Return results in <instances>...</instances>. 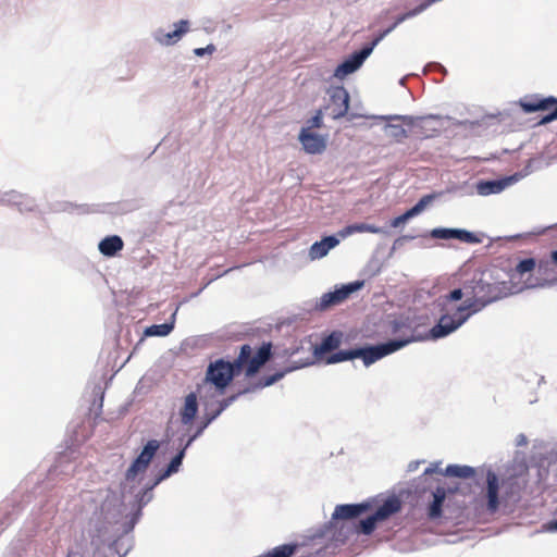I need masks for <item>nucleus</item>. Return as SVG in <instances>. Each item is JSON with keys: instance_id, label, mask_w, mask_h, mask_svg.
<instances>
[{"instance_id": "1", "label": "nucleus", "mask_w": 557, "mask_h": 557, "mask_svg": "<svg viewBox=\"0 0 557 557\" xmlns=\"http://www.w3.org/2000/svg\"><path fill=\"white\" fill-rule=\"evenodd\" d=\"M506 295L505 282L488 283L483 278L472 280L466 284V300L455 308L454 315L440 317L438 322L430 330V337L437 339L451 334L471 315Z\"/></svg>"}, {"instance_id": "2", "label": "nucleus", "mask_w": 557, "mask_h": 557, "mask_svg": "<svg viewBox=\"0 0 557 557\" xmlns=\"http://www.w3.org/2000/svg\"><path fill=\"white\" fill-rule=\"evenodd\" d=\"M272 345L263 343L257 354L252 356L249 345H243L238 357L228 362L223 359L211 362L207 369L205 384H211L222 395L235 375L243 370L247 376H251L270 359Z\"/></svg>"}, {"instance_id": "3", "label": "nucleus", "mask_w": 557, "mask_h": 557, "mask_svg": "<svg viewBox=\"0 0 557 557\" xmlns=\"http://www.w3.org/2000/svg\"><path fill=\"white\" fill-rule=\"evenodd\" d=\"M426 4H419L414 9H412L409 12H406L401 15H399L393 25H391L388 28L380 33L371 44L368 46H364L361 50L354 52L349 59L345 60L343 63H341L334 72V75L338 78H344L346 75L354 73L357 71L364 60L371 54L374 47L385 37L387 36L392 30H394L400 23L406 21L409 17H412L419 13L422 12V10L425 8Z\"/></svg>"}, {"instance_id": "4", "label": "nucleus", "mask_w": 557, "mask_h": 557, "mask_svg": "<svg viewBox=\"0 0 557 557\" xmlns=\"http://www.w3.org/2000/svg\"><path fill=\"white\" fill-rule=\"evenodd\" d=\"M408 343H410L409 339H393L375 346L356 348L350 350H341L330 356L327 362L336 363L346 360H351L355 358H361L366 366H370L375 361L380 360L381 358L405 347Z\"/></svg>"}, {"instance_id": "5", "label": "nucleus", "mask_w": 557, "mask_h": 557, "mask_svg": "<svg viewBox=\"0 0 557 557\" xmlns=\"http://www.w3.org/2000/svg\"><path fill=\"white\" fill-rule=\"evenodd\" d=\"M387 120L401 121L409 127L414 136L420 139H428L437 136L443 129V121L437 115L410 116V115H393Z\"/></svg>"}, {"instance_id": "6", "label": "nucleus", "mask_w": 557, "mask_h": 557, "mask_svg": "<svg viewBox=\"0 0 557 557\" xmlns=\"http://www.w3.org/2000/svg\"><path fill=\"white\" fill-rule=\"evenodd\" d=\"M400 510L401 500L397 496H391L384 500L373 515L360 520L355 525V532L357 534L369 535L375 530L379 521H384Z\"/></svg>"}, {"instance_id": "7", "label": "nucleus", "mask_w": 557, "mask_h": 557, "mask_svg": "<svg viewBox=\"0 0 557 557\" xmlns=\"http://www.w3.org/2000/svg\"><path fill=\"white\" fill-rule=\"evenodd\" d=\"M520 107L527 113L546 111L547 113L541 119V124H547L557 120V98H554L552 96H528L520 101Z\"/></svg>"}, {"instance_id": "8", "label": "nucleus", "mask_w": 557, "mask_h": 557, "mask_svg": "<svg viewBox=\"0 0 557 557\" xmlns=\"http://www.w3.org/2000/svg\"><path fill=\"white\" fill-rule=\"evenodd\" d=\"M298 139L307 153L320 154L326 149V137L310 131V127H302Z\"/></svg>"}, {"instance_id": "9", "label": "nucleus", "mask_w": 557, "mask_h": 557, "mask_svg": "<svg viewBox=\"0 0 557 557\" xmlns=\"http://www.w3.org/2000/svg\"><path fill=\"white\" fill-rule=\"evenodd\" d=\"M362 286H363V282L356 281L348 285L343 286L339 289L324 294L321 297L320 308L326 309L329 307L342 304L344 300H346L350 296L351 293L357 292Z\"/></svg>"}, {"instance_id": "10", "label": "nucleus", "mask_w": 557, "mask_h": 557, "mask_svg": "<svg viewBox=\"0 0 557 557\" xmlns=\"http://www.w3.org/2000/svg\"><path fill=\"white\" fill-rule=\"evenodd\" d=\"M332 116L339 119L346 115L349 109V95L343 86L334 87L330 91Z\"/></svg>"}, {"instance_id": "11", "label": "nucleus", "mask_w": 557, "mask_h": 557, "mask_svg": "<svg viewBox=\"0 0 557 557\" xmlns=\"http://www.w3.org/2000/svg\"><path fill=\"white\" fill-rule=\"evenodd\" d=\"M371 509L372 505L369 502L361 504L338 505L335 507V510L333 512V519L351 520L358 518L359 516L368 512Z\"/></svg>"}, {"instance_id": "12", "label": "nucleus", "mask_w": 557, "mask_h": 557, "mask_svg": "<svg viewBox=\"0 0 557 557\" xmlns=\"http://www.w3.org/2000/svg\"><path fill=\"white\" fill-rule=\"evenodd\" d=\"M432 237L441 238V239H450L456 238L463 243L475 244L480 243V239L475 234L468 232L466 230H457V228H435L431 233Z\"/></svg>"}, {"instance_id": "13", "label": "nucleus", "mask_w": 557, "mask_h": 557, "mask_svg": "<svg viewBox=\"0 0 557 557\" xmlns=\"http://www.w3.org/2000/svg\"><path fill=\"white\" fill-rule=\"evenodd\" d=\"M486 498H487V510L490 512H495L498 509L499 500H498V491L499 483L498 478L493 471H488L486 474Z\"/></svg>"}, {"instance_id": "14", "label": "nucleus", "mask_w": 557, "mask_h": 557, "mask_svg": "<svg viewBox=\"0 0 557 557\" xmlns=\"http://www.w3.org/2000/svg\"><path fill=\"white\" fill-rule=\"evenodd\" d=\"M463 296H466V285L463 288H456L450 293L442 296L440 298V307H441V317L444 315H454V310L457 306H453L451 302L460 300Z\"/></svg>"}, {"instance_id": "15", "label": "nucleus", "mask_w": 557, "mask_h": 557, "mask_svg": "<svg viewBox=\"0 0 557 557\" xmlns=\"http://www.w3.org/2000/svg\"><path fill=\"white\" fill-rule=\"evenodd\" d=\"M339 240L335 236H326L322 240L314 243L309 249V256L312 260L321 259L327 252L337 246Z\"/></svg>"}, {"instance_id": "16", "label": "nucleus", "mask_w": 557, "mask_h": 557, "mask_svg": "<svg viewBox=\"0 0 557 557\" xmlns=\"http://www.w3.org/2000/svg\"><path fill=\"white\" fill-rule=\"evenodd\" d=\"M124 243L122 238L117 235H112L103 238L99 243V250L103 256L107 257H113L115 256L120 250L123 249Z\"/></svg>"}, {"instance_id": "17", "label": "nucleus", "mask_w": 557, "mask_h": 557, "mask_svg": "<svg viewBox=\"0 0 557 557\" xmlns=\"http://www.w3.org/2000/svg\"><path fill=\"white\" fill-rule=\"evenodd\" d=\"M198 411L197 396L190 393L185 397V403L181 409V420L183 424H189L195 419Z\"/></svg>"}, {"instance_id": "18", "label": "nucleus", "mask_w": 557, "mask_h": 557, "mask_svg": "<svg viewBox=\"0 0 557 557\" xmlns=\"http://www.w3.org/2000/svg\"><path fill=\"white\" fill-rule=\"evenodd\" d=\"M446 498V491L444 487H437L433 493V502L428 508V516L431 520L437 519L442 516L443 504Z\"/></svg>"}, {"instance_id": "19", "label": "nucleus", "mask_w": 557, "mask_h": 557, "mask_svg": "<svg viewBox=\"0 0 557 557\" xmlns=\"http://www.w3.org/2000/svg\"><path fill=\"white\" fill-rule=\"evenodd\" d=\"M188 30V21L182 20L177 24H175V29L173 32L163 34L158 40L162 45H173Z\"/></svg>"}, {"instance_id": "20", "label": "nucleus", "mask_w": 557, "mask_h": 557, "mask_svg": "<svg viewBox=\"0 0 557 557\" xmlns=\"http://www.w3.org/2000/svg\"><path fill=\"white\" fill-rule=\"evenodd\" d=\"M381 232H382L381 227H379L376 225L368 224V223H355V224L347 225L346 227L341 230L338 234L344 238V237L349 236L355 233L377 234Z\"/></svg>"}, {"instance_id": "21", "label": "nucleus", "mask_w": 557, "mask_h": 557, "mask_svg": "<svg viewBox=\"0 0 557 557\" xmlns=\"http://www.w3.org/2000/svg\"><path fill=\"white\" fill-rule=\"evenodd\" d=\"M191 441H193V437L188 440V442L185 445V447H183L178 451V454L170 461L168 468L163 471V473L160 474L158 481L164 480V479L169 478L171 474H173V473L178 471V469H180V467L182 465L183 458L185 456V450H186L187 446L190 444Z\"/></svg>"}, {"instance_id": "22", "label": "nucleus", "mask_w": 557, "mask_h": 557, "mask_svg": "<svg viewBox=\"0 0 557 557\" xmlns=\"http://www.w3.org/2000/svg\"><path fill=\"white\" fill-rule=\"evenodd\" d=\"M506 186L505 181L480 182L476 186L478 193L482 196L500 193Z\"/></svg>"}, {"instance_id": "23", "label": "nucleus", "mask_w": 557, "mask_h": 557, "mask_svg": "<svg viewBox=\"0 0 557 557\" xmlns=\"http://www.w3.org/2000/svg\"><path fill=\"white\" fill-rule=\"evenodd\" d=\"M445 474L448 476L468 479L474 475V469L469 466L449 465L445 470Z\"/></svg>"}, {"instance_id": "24", "label": "nucleus", "mask_w": 557, "mask_h": 557, "mask_svg": "<svg viewBox=\"0 0 557 557\" xmlns=\"http://www.w3.org/2000/svg\"><path fill=\"white\" fill-rule=\"evenodd\" d=\"M298 548V544H284L274 547L272 550L260 557H292Z\"/></svg>"}, {"instance_id": "25", "label": "nucleus", "mask_w": 557, "mask_h": 557, "mask_svg": "<svg viewBox=\"0 0 557 557\" xmlns=\"http://www.w3.org/2000/svg\"><path fill=\"white\" fill-rule=\"evenodd\" d=\"M385 131L387 133V136L395 140L396 143H401L404 139L408 137V131L400 125L387 124L385 126Z\"/></svg>"}, {"instance_id": "26", "label": "nucleus", "mask_w": 557, "mask_h": 557, "mask_svg": "<svg viewBox=\"0 0 557 557\" xmlns=\"http://www.w3.org/2000/svg\"><path fill=\"white\" fill-rule=\"evenodd\" d=\"M149 463L137 457L126 471V479L134 480L139 473L147 470Z\"/></svg>"}, {"instance_id": "27", "label": "nucleus", "mask_w": 557, "mask_h": 557, "mask_svg": "<svg viewBox=\"0 0 557 557\" xmlns=\"http://www.w3.org/2000/svg\"><path fill=\"white\" fill-rule=\"evenodd\" d=\"M159 447L160 443L157 440H150L145 445L144 449L141 450L138 457L150 465Z\"/></svg>"}, {"instance_id": "28", "label": "nucleus", "mask_w": 557, "mask_h": 557, "mask_svg": "<svg viewBox=\"0 0 557 557\" xmlns=\"http://www.w3.org/2000/svg\"><path fill=\"white\" fill-rule=\"evenodd\" d=\"M174 325L173 323L154 324L146 329L147 336H166L171 333Z\"/></svg>"}, {"instance_id": "29", "label": "nucleus", "mask_w": 557, "mask_h": 557, "mask_svg": "<svg viewBox=\"0 0 557 557\" xmlns=\"http://www.w3.org/2000/svg\"><path fill=\"white\" fill-rule=\"evenodd\" d=\"M433 195H425L423 196L411 209L407 210L405 212L406 218L409 220L416 215H418L420 212H422L425 207L433 200Z\"/></svg>"}, {"instance_id": "30", "label": "nucleus", "mask_w": 557, "mask_h": 557, "mask_svg": "<svg viewBox=\"0 0 557 557\" xmlns=\"http://www.w3.org/2000/svg\"><path fill=\"white\" fill-rule=\"evenodd\" d=\"M341 344V339H339V336L336 335L335 333L326 336L322 343L320 344L319 348H318V351L320 352H329V351H332L334 349H336Z\"/></svg>"}, {"instance_id": "31", "label": "nucleus", "mask_w": 557, "mask_h": 557, "mask_svg": "<svg viewBox=\"0 0 557 557\" xmlns=\"http://www.w3.org/2000/svg\"><path fill=\"white\" fill-rule=\"evenodd\" d=\"M536 267V261L533 258H528L521 260L516 265V272L520 275H523L524 273L532 272Z\"/></svg>"}, {"instance_id": "32", "label": "nucleus", "mask_w": 557, "mask_h": 557, "mask_svg": "<svg viewBox=\"0 0 557 557\" xmlns=\"http://www.w3.org/2000/svg\"><path fill=\"white\" fill-rule=\"evenodd\" d=\"M307 124L310 131H312V128H321L323 126V111L321 109L318 110L315 114L308 120Z\"/></svg>"}, {"instance_id": "33", "label": "nucleus", "mask_w": 557, "mask_h": 557, "mask_svg": "<svg viewBox=\"0 0 557 557\" xmlns=\"http://www.w3.org/2000/svg\"><path fill=\"white\" fill-rule=\"evenodd\" d=\"M284 375L283 372H276L274 373L273 375H270V376H267V377H263L260 383H259V386L260 387H265V386H270L272 385L273 383H275L276 381H278L280 379H282Z\"/></svg>"}, {"instance_id": "34", "label": "nucleus", "mask_w": 557, "mask_h": 557, "mask_svg": "<svg viewBox=\"0 0 557 557\" xmlns=\"http://www.w3.org/2000/svg\"><path fill=\"white\" fill-rule=\"evenodd\" d=\"M215 51V47L213 45H208L206 48H197L194 50L195 54L198 57H202L206 53H213Z\"/></svg>"}, {"instance_id": "35", "label": "nucleus", "mask_w": 557, "mask_h": 557, "mask_svg": "<svg viewBox=\"0 0 557 557\" xmlns=\"http://www.w3.org/2000/svg\"><path fill=\"white\" fill-rule=\"evenodd\" d=\"M406 221H408V219L406 218V214L404 213V214H401V215H399V216L395 218V219L392 221L391 225H392L393 227H398L400 224L405 223Z\"/></svg>"}, {"instance_id": "36", "label": "nucleus", "mask_w": 557, "mask_h": 557, "mask_svg": "<svg viewBox=\"0 0 557 557\" xmlns=\"http://www.w3.org/2000/svg\"><path fill=\"white\" fill-rule=\"evenodd\" d=\"M547 267H548V261L541 260V261L539 262V269H540V270H544V271H546V270H547Z\"/></svg>"}, {"instance_id": "37", "label": "nucleus", "mask_w": 557, "mask_h": 557, "mask_svg": "<svg viewBox=\"0 0 557 557\" xmlns=\"http://www.w3.org/2000/svg\"><path fill=\"white\" fill-rule=\"evenodd\" d=\"M550 258H552V262L557 264V250L552 252Z\"/></svg>"}, {"instance_id": "38", "label": "nucleus", "mask_w": 557, "mask_h": 557, "mask_svg": "<svg viewBox=\"0 0 557 557\" xmlns=\"http://www.w3.org/2000/svg\"><path fill=\"white\" fill-rule=\"evenodd\" d=\"M434 470L432 468H428L425 471H424V474H431L433 473Z\"/></svg>"}]
</instances>
